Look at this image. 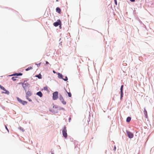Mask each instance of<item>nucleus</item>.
<instances>
[{
	"label": "nucleus",
	"instance_id": "nucleus-1",
	"mask_svg": "<svg viewBox=\"0 0 154 154\" xmlns=\"http://www.w3.org/2000/svg\"><path fill=\"white\" fill-rule=\"evenodd\" d=\"M0 88L1 89L3 90L4 91L2 92V94H7L8 95L9 94V92L8 91L6 90L3 86L0 85Z\"/></svg>",
	"mask_w": 154,
	"mask_h": 154
},
{
	"label": "nucleus",
	"instance_id": "nucleus-2",
	"mask_svg": "<svg viewBox=\"0 0 154 154\" xmlns=\"http://www.w3.org/2000/svg\"><path fill=\"white\" fill-rule=\"evenodd\" d=\"M62 133L63 136L65 138L67 137V133L66 127L65 126L62 131Z\"/></svg>",
	"mask_w": 154,
	"mask_h": 154
},
{
	"label": "nucleus",
	"instance_id": "nucleus-3",
	"mask_svg": "<svg viewBox=\"0 0 154 154\" xmlns=\"http://www.w3.org/2000/svg\"><path fill=\"white\" fill-rule=\"evenodd\" d=\"M32 95L31 92L30 91H28L26 93V99L29 100L30 102L32 101V100L30 99L29 98V97L31 96Z\"/></svg>",
	"mask_w": 154,
	"mask_h": 154
},
{
	"label": "nucleus",
	"instance_id": "nucleus-4",
	"mask_svg": "<svg viewBox=\"0 0 154 154\" xmlns=\"http://www.w3.org/2000/svg\"><path fill=\"white\" fill-rule=\"evenodd\" d=\"M58 98V92L57 91L55 92L53 94V99L56 100Z\"/></svg>",
	"mask_w": 154,
	"mask_h": 154
},
{
	"label": "nucleus",
	"instance_id": "nucleus-5",
	"mask_svg": "<svg viewBox=\"0 0 154 154\" xmlns=\"http://www.w3.org/2000/svg\"><path fill=\"white\" fill-rule=\"evenodd\" d=\"M17 100L20 103H21L23 105H24L25 104H26L27 103V102L26 101L22 100L18 97H17Z\"/></svg>",
	"mask_w": 154,
	"mask_h": 154
},
{
	"label": "nucleus",
	"instance_id": "nucleus-6",
	"mask_svg": "<svg viewBox=\"0 0 154 154\" xmlns=\"http://www.w3.org/2000/svg\"><path fill=\"white\" fill-rule=\"evenodd\" d=\"M60 24H61V22L60 20H58L57 22L54 23L53 25L55 26L56 27Z\"/></svg>",
	"mask_w": 154,
	"mask_h": 154
},
{
	"label": "nucleus",
	"instance_id": "nucleus-7",
	"mask_svg": "<svg viewBox=\"0 0 154 154\" xmlns=\"http://www.w3.org/2000/svg\"><path fill=\"white\" fill-rule=\"evenodd\" d=\"M59 99L63 104L65 105L66 103V102L64 101L63 97L60 95L59 97Z\"/></svg>",
	"mask_w": 154,
	"mask_h": 154
},
{
	"label": "nucleus",
	"instance_id": "nucleus-8",
	"mask_svg": "<svg viewBox=\"0 0 154 154\" xmlns=\"http://www.w3.org/2000/svg\"><path fill=\"white\" fill-rule=\"evenodd\" d=\"M127 134L128 135V137L129 138H131L133 137V136H134L133 134L131 132H130L129 131L128 132H127Z\"/></svg>",
	"mask_w": 154,
	"mask_h": 154
},
{
	"label": "nucleus",
	"instance_id": "nucleus-9",
	"mask_svg": "<svg viewBox=\"0 0 154 154\" xmlns=\"http://www.w3.org/2000/svg\"><path fill=\"white\" fill-rule=\"evenodd\" d=\"M29 85V84L26 81H24L23 83V86L24 88L28 86Z\"/></svg>",
	"mask_w": 154,
	"mask_h": 154
},
{
	"label": "nucleus",
	"instance_id": "nucleus-10",
	"mask_svg": "<svg viewBox=\"0 0 154 154\" xmlns=\"http://www.w3.org/2000/svg\"><path fill=\"white\" fill-rule=\"evenodd\" d=\"M144 114L146 118H148V115H147V112L145 108H144Z\"/></svg>",
	"mask_w": 154,
	"mask_h": 154
},
{
	"label": "nucleus",
	"instance_id": "nucleus-11",
	"mask_svg": "<svg viewBox=\"0 0 154 154\" xmlns=\"http://www.w3.org/2000/svg\"><path fill=\"white\" fill-rule=\"evenodd\" d=\"M56 11L59 14L61 13V10L59 7H57L56 8Z\"/></svg>",
	"mask_w": 154,
	"mask_h": 154
},
{
	"label": "nucleus",
	"instance_id": "nucleus-12",
	"mask_svg": "<svg viewBox=\"0 0 154 154\" xmlns=\"http://www.w3.org/2000/svg\"><path fill=\"white\" fill-rule=\"evenodd\" d=\"M36 94L39 96L40 97H42L43 96V94L41 91H39Z\"/></svg>",
	"mask_w": 154,
	"mask_h": 154
},
{
	"label": "nucleus",
	"instance_id": "nucleus-13",
	"mask_svg": "<svg viewBox=\"0 0 154 154\" xmlns=\"http://www.w3.org/2000/svg\"><path fill=\"white\" fill-rule=\"evenodd\" d=\"M57 74L58 75V77L59 78L62 79H63V76L62 74H60V73H57Z\"/></svg>",
	"mask_w": 154,
	"mask_h": 154
},
{
	"label": "nucleus",
	"instance_id": "nucleus-14",
	"mask_svg": "<svg viewBox=\"0 0 154 154\" xmlns=\"http://www.w3.org/2000/svg\"><path fill=\"white\" fill-rule=\"evenodd\" d=\"M35 77H38L39 79H41L42 78V76L40 74H39L38 75H36L35 76Z\"/></svg>",
	"mask_w": 154,
	"mask_h": 154
},
{
	"label": "nucleus",
	"instance_id": "nucleus-15",
	"mask_svg": "<svg viewBox=\"0 0 154 154\" xmlns=\"http://www.w3.org/2000/svg\"><path fill=\"white\" fill-rule=\"evenodd\" d=\"M131 120V118L130 117H128L127 118L126 121L127 122H129Z\"/></svg>",
	"mask_w": 154,
	"mask_h": 154
},
{
	"label": "nucleus",
	"instance_id": "nucleus-16",
	"mask_svg": "<svg viewBox=\"0 0 154 154\" xmlns=\"http://www.w3.org/2000/svg\"><path fill=\"white\" fill-rule=\"evenodd\" d=\"M32 68H33L32 67L30 66V67H28L25 70L26 71H28V70H29L30 69H32Z\"/></svg>",
	"mask_w": 154,
	"mask_h": 154
},
{
	"label": "nucleus",
	"instance_id": "nucleus-17",
	"mask_svg": "<svg viewBox=\"0 0 154 154\" xmlns=\"http://www.w3.org/2000/svg\"><path fill=\"white\" fill-rule=\"evenodd\" d=\"M17 78V76L13 77H12V79L13 81H15L16 80V78Z\"/></svg>",
	"mask_w": 154,
	"mask_h": 154
},
{
	"label": "nucleus",
	"instance_id": "nucleus-18",
	"mask_svg": "<svg viewBox=\"0 0 154 154\" xmlns=\"http://www.w3.org/2000/svg\"><path fill=\"white\" fill-rule=\"evenodd\" d=\"M43 89L45 90L48 91V87H47V86H45V87H44V88H43Z\"/></svg>",
	"mask_w": 154,
	"mask_h": 154
},
{
	"label": "nucleus",
	"instance_id": "nucleus-19",
	"mask_svg": "<svg viewBox=\"0 0 154 154\" xmlns=\"http://www.w3.org/2000/svg\"><path fill=\"white\" fill-rule=\"evenodd\" d=\"M123 96V92H121V99H122V97Z\"/></svg>",
	"mask_w": 154,
	"mask_h": 154
},
{
	"label": "nucleus",
	"instance_id": "nucleus-20",
	"mask_svg": "<svg viewBox=\"0 0 154 154\" xmlns=\"http://www.w3.org/2000/svg\"><path fill=\"white\" fill-rule=\"evenodd\" d=\"M123 85H122L120 89V92H123Z\"/></svg>",
	"mask_w": 154,
	"mask_h": 154
},
{
	"label": "nucleus",
	"instance_id": "nucleus-21",
	"mask_svg": "<svg viewBox=\"0 0 154 154\" xmlns=\"http://www.w3.org/2000/svg\"><path fill=\"white\" fill-rule=\"evenodd\" d=\"M68 95L69 97H71L72 96V94L70 92H68Z\"/></svg>",
	"mask_w": 154,
	"mask_h": 154
},
{
	"label": "nucleus",
	"instance_id": "nucleus-22",
	"mask_svg": "<svg viewBox=\"0 0 154 154\" xmlns=\"http://www.w3.org/2000/svg\"><path fill=\"white\" fill-rule=\"evenodd\" d=\"M63 79L65 81H67L68 80V78L66 76L65 77V79Z\"/></svg>",
	"mask_w": 154,
	"mask_h": 154
},
{
	"label": "nucleus",
	"instance_id": "nucleus-23",
	"mask_svg": "<svg viewBox=\"0 0 154 154\" xmlns=\"http://www.w3.org/2000/svg\"><path fill=\"white\" fill-rule=\"evenodd\" d=\"M16 75H17V76H20V75H22V73H16Z\"/></svg>",
	"mask_w": 154,
	"mask_h": 154
},
{
	"label": "nucleus",
	"instance_id": "nucleus-24",
	"mask_svg": "<svg viewBox=\"0 0 154 154\" xmlns=\"http://www.w3.org/2000/svg\"><path fill=\"white\" fill-rule=\"evenodd\" d=\"M114 2H115V4L116 5H117V0H114Z\"/></svg>",
	"mask_w": 154,
	"mask_h": 154
},
{
	"label": "nucleus",
	"instance_id": "nucleus-25",
	"mask_svg": "<svg viewBox=\"0 0 154 154\" xmlns=\"http://www.w3.org/2000/svg\"><path fill=\"white\" fill-rule=\"evenodd\" d=\"M41 63H40L38 64H35L37 66H39L40 65Z\"/></svg>",
	"mask_w": 154,
	"mask_h": 154
},
{
	"label": "nucleus",
	"instance_id": "nucleus-26",
	"mask_svg": "<svg viewBox=\"0 0 154 154\" xmlns=\"http://www.w3.org/2000/svg\"><path fill=\"white\" fill-rule=\"evenodd\" d=\"M5 128L7 130V131H8V132H9V131H8V130L7 127L6 126H5Z\"/></svg>",
	"mask_w": 154,
	"mask_h": 154
},
{
	"label": "nucleus",
	"instance_id": "nucleus-27",
	"mask_svg": "<svg viewBox=\"0 0 154 154\" xmlns=\"http://www.w3.org/2000/svg\"><path fill=\"white\" fill-rule=\"evenodd\" d=\"M130 1L131 2H135V0H130Z\"/></svg>",
	"mask_w": 154,
	"mask_h": 154
},
{
	"label": "nucleus",
	"instance_id": "nucleus-28",
	"mask_svg": "<svg viewBox=\"0 0 154 154\" xmlns=\"http://www.w3.org/2000/svg\"><path fill=\"white\" fill-rule=\"evenodd\" d=\"M59 27L60 28V29H61V24H60V25H59Z\"/></svg>",
	"mask_w": 154,
	"mask_h": 154
},
{
	"label": "nucleus",
	"instance_id": "nucleus-29",
	"mask_svg": "<svg viewBox=\"0 0 154 154\" xmlns=\"http://www.w3.org/2000/svg\"><path fill=\"white\" fill-rule=\"evenodd\" d=\"M46 64H49V63L48 61H46Z\"/></svg>",
	"mask_w": 154,
	"mask_h": 154
},
{
	"label": "nucleus",
	"instance_id": "nucleus-30",
	"mask_svg": "<svg viewBox=\"0 0 154 154\" xmlns=\"http://www.w3.org/2000/svg\"><path fill=\"white\" fill-rule=\"evenodd\" d=\"M114 150H115V151L116 150V146H115V147H114Z\"/></svg>",
	"mask_w": 154,
	"mask_h": 154
},
{
	"label": "nucleus",
	"instance_id": "nucleus-31",
	"mask_svg": "<svg viewBox=\"0 0 154 154\" xmlns=\"http://www.w3.org/2000/svg\"><path fill=\"white\" fill-rule=\"evenodd\" d=\"M53 72L54 73H56V72H55V71H54V70H53Z\"/></svg>",
	"mask_w": 154,
	"mask_h": 154
}]
</instances>
